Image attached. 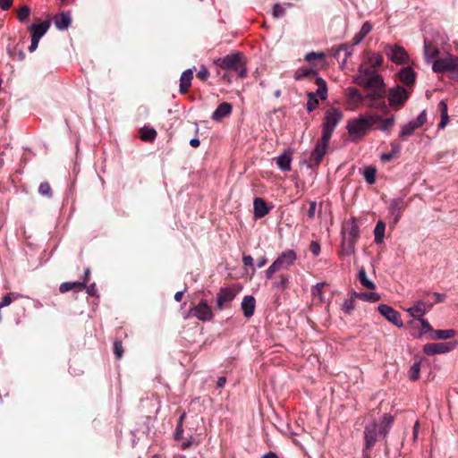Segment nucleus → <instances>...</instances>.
<instances>
[{"label":"nucleus","mask_w":458,"mask_h":458,"mask_svg":"<svg viewBox=\"0 0 458 458\" xmlns=\"http://www.w3.org/2000/svg\"><path fill=\"white\" fill-rule=\"evenodd\" d=\"M420 364L419 362H415L412 364L409 370V377L411 380H417L420 377Z\"/></svg>","instance_id":"obj_48"},{"label":"nucleus","mask_w":458,"mask_h":458,"mask_svg":"<svg viewBox=\"0 0 458 458\" xmlns=\"http://www.w3.org/2000/svg\"><path fill=\"white\" fill-rule=\"evenodd\" d=\"M232 113V105L226 102L220 104L213 112L211 119L213 121H220L223 118L230 115Z\"/></svg>","instance_id":"obj_24"},{"label":"nucleus","mask_w":458,"mask_h":458,"mask_svg":"<svg viewBox=\"0 0 458 458\" xmlns=\"http://www.w3.org/2000/svg\"><path fill=\"white\" fill-rule=\"evenodd\" d=\"M256 301L251 295H246L243 297L241 307L243 311V315L246 318H250L255 311Z\"/></svg>","instance_id":"obj_23"},{"label":"nucleus","mask_w":458,"mask_h":458,"mask_svg":"<svg viewBox=\"0 0 458 458\" xmlns=\"http://www.w3.org/2000/svg\"><path fill=\"white\" fill-rule=\"evenodd\" d=\"M385 98V86H380L378 89H369L367 94V100L365 106L369 108H375L382 111L386 110V105L384 100Z\"/></svg>","instance_id":"obj_7"},{"label":"nucleus","mask_w":458,"mask_h":458,"mask_svg":"<svg viewBox=\"0 0 458 458\" xmlns=\"http://www.w3.org/2000/svg\"><path fill=\"white\" fill-rule=\"evenodd\" d=\"M323 56H324L323 53L310 52L305 55V60L308 62H311L315 59H321V58H323Z\"/></svg>","instance_id":"obj_55"},{"label":"nucleus","mask_w":458,"mask_h":458,"mask_svg":"<svg viewBox=\"0 0 458 458\" xmlns=\"http://www.w3.org/2000/svg\"><path fill=\"white\" fill-rule=\"evenodd\" d=\"M378 312L386 318L389 322L393 323L398 327H403V322L401 318L400 313L394 310L391 306L387 304H380L377 307Z\"/></svg>","instance_id":"obj_17"},{"label":"nucleus","mask_w":458,"mask_h":458,"mask_svg":"<svg viewBox=\"0 0 458 458\" xmlns=\"http://www.w3.org/2000/svg\"><path fill=\"white\" fill-rule=\"evenodd\" d=\"M114 352L117 359H121L123 357V348L122 341L115 340L114 342Z\"/></svg>","instance_id":"obj_52"},{"label":"nucleus","mask_w":458,"mask_h":458,"mask_svg":"<svg viewBox=\"0 0 458 458\" xmlns=\"http://www.w3.org/2000/svg\"><path fill=\"white\" fill-rule=\"evenodd\" d=\"M457 346V342L431 343L423 346V352L427 355H436L450 352Z\"/></svg>","instance_id":"obj_13"},{"label":"nucleus","mask_w":458,"mask_h":458,"mask_svg":"<svg viewBox=\"0 0 458 458\" xmlns=\"http://www.w3.org/2000/svg\"><path fill=\"white\" fill-rule=\"evenodd\" d=\"M343 117L344 114L340 108L331 107L327 109L322 123V134L331 138L335 127Z\"/></svg>","instance_id":"obj_4"},{"label":"nucleus","mask_w":458,"mask_h":458,"mask_svg":"<svg viewBox=\"0 0 458 458\" xmlns=\"http://www.w3.org/2000/svg\"><path fill=\"white\" fill-rule=\"evenodd\" d=\"M432 69L435 72H450L458 74V56L448 55L433 62Z\"/></svg>","instance_id":"obj_8"},{"label":"nucleus","mask_w":458,"mask_h":458,"mask_svg":"<svg viewBox=\"0 0 458 458\" xmlns=\"http://www.w3.org/2000/svg\"><path fill=\"white\" fill-rule=\"evenodd\" d=\"M209 76V72L205 66H201L197 73V77L201 81H206Z\"/></svg>","instance_id":"obj_56"},{"label":"nucleus","mask_w":458,"mask_h":458,"mask_svg":"<svg viewBox=\"0 0 458 458\" xmlns=\"http://www.w3.org/2000/svg\"><path fill=\"white\" fill-rule=\"evenodd\" d=\"M13 0H0V8L4 11L8 10L12 4Z\"/></svg>","instance_id":"obj_61"},{"label":"nucleus","mask_w":458,"mask_h":458,"mask_svg":"<svg viewBox=\"0 0 458 458\" xmlns=\"http://www.w3.org/2000/svg\"><path fill=\"white\" fill-rule=\"evenodd\" d=\"M253 207H254V216L258 218H261V217L265 216L269 212L267 203L261 198L254 199Z\"/></svg>","instance_id":"obj_30"},{"label":"nucleus","mask_w":458,"mask_h":458,"mask_svg":"<svg viewBox=\"0 0 458 458\" xmlns=\"http://www.w3.org/2000/svg\"><path fill=\"white\" fill-rule=\"evenodd\" d=\"M330 139V137L322 134L321 139L317 142L315 148L310 155V160L315 165H318L322 161L327 153Z\"/></svg>","instance_id":"obj_16"},{"label":"nucleus","mask_w":458,"mask_h":458,"mask_svg":"<svg viewBox=\"0 0 458 458\" xmlns=\"http://www.w3.org/2000/svg\"><path fill=\"white\" fill-rule=\"evenodd\" d=\"M346 106L350 110H356L361 106H365L367 95H362L357 89H346Z\"/></svg>","instance_id":"obj_14"},{"label":"nucleus","mask_w":458,"mask_h":458,"mask_svg":"<svg viewBox=\"0 0 458 458\" xmlns=\"http://www.w3.org/2000/svg\"><path fill=\"white\" fill-rule=\"evenodd\" d=\"M384 50L387 58L395 64H407L410 62L409 54L402 46L387 44Z\"/></svg>","instance_id":"obj_6"},{"label":"nucleus","mask_w":458,"mask_h":458,"mask_svg":"<svg viewBox=\"0 0 458 458\" xmlns=\"http://www.w3.org/2000/svg\"><path fill=\"white\" fill-rule=\"evenodd\" d=\"M193 78V70L192 69H187L185 70L180 78V92L182 94H185L191 85V81Z\"/></svg>","instance_id":"obj_27"},{"label":"nucleus","mask_w":458,"mask_h":458,"mask_svg":"<svg viewBox=\"0 0 458 458\" xmlns=\"http://www.w3.org/2000/svg\"><path fill=\"white\" fill-rule=\"evenodd\" d=\"M22 295L18 293H9L4 295L0 302V308L3 309L4 307L9 306L13 301L21 298Z\"/></svg>","instance_id":"obj_43"},{"label":"nucleus","mask_w":458,"mask_h":458,"mask_svg":"<svg viewBox=\"0 0 458 458\" xmlns=\"http://www.w3.org/2000/svg\"><path fill=\"white\" fill-rule=\"evenodd\" d=\"M360 235V229L356 223V219L352 217L343 227L342 238L357 242Z\"/></svg>","instance_id":"obj_19"},{"label":"nucleus","mask_w":458,"mask_h":458,"mask_svg":"<svg viewBox=\"0 0 458 458\" xmlns=\"http://www.w3.org/2000/svg\"><path fill=\"white\" fill-rule=\"evenodd\" d=\"M433 306V303L426 301H417L412 307L406 310L411 317L422 318Z\"/></svg>","instance_id":"obj_21"},{"label":"nucleus","mask_w":458,"mask_h":458,"mask_svg":"<svg viewBox=\"0 0 458 458\" xmlns=\"http://www.w3.org/2000/svg\"><path fill=\"white\" fill-rule=\"evenodd\" d=\"M30 9L28 6H22L18 11V19L20 21H25L30 16Z\"/></svg>","instance_id":"obj_53"},{"label":"nucleus","mask_w":458,"mask_h":458,"mask_svg":"<svg viewBox=\"0 0 458 458\" xmlns=\"http://www.w3.org/2000/svg\"><path fill=\"white\" fill-rule=\"evenodd\" d=\"M380 121L382 122V123H381V125H380V128H379V129H380L382 131H390V130L393 128V126L394 125V123H395V117H394V115H392V116L387 117V118H386V119H383V118L381 117V120H380Z\"/></svg>","instance_id":"obj_45"},{"label":"nucleus","mask_w":458,"mask_h":458,"mask_svg":"<svg viewBox=\"0 0 458 458\" xmlns=\"http://www.w3.org/2000/svg\"><path fill=\"white\" fill-rule=\"evenodd\" d=\"M292 160L293 152L291 149H286L276 158V163L280 170L288 172L291 170Z\"/></svg>","instance_id":"obj_22"},{"label":"nucleus","mask_w":458,"mask_h":458,"mask_svg":"<svg viewBox=\"0 0 458 458\" xmlns=\"http://www.w3.org/2000/svg\"><path fill=\"white\" fill-rule=\"evenodd\" d=\"M439 55V49L432 42L424 39V55L428 62H431L436 59Z\"/></svg>","instance_id":"obj_28"},{"label":"nucleus","mask_w":458,"mask_h":458,"mask_svg":"<svg viewBox=\"0 0 458 458\" xmlns=\"http://www.w3.org/2000/svg\"><path fill=\"white\" fill-rule=\"evenodd\" d=\"M377 428L375 421L368 424L364 430L365 448L367 450L372 448L377 441Z\"/></svg>","instance_id":"obj_20"},{"label":"nucleus","mask_w":458,"mask_h":458,"mask_svg":"<svg viewBox=\"0 0 458 458\" xmlns=\"http://www.w3.org/2000/svg\"><path fill=\"white\" fill-rule=\"evenodd\" d=\"M317 208V203L315 201H312L310 203L309 210H308V216L309 218L312 219L315 216Z\"/></svg>","instance_id":"obj_60"},{"label":"nucleus","mask_w":458,"mask_h":458,"mask_svg":"<svg viewBox=\"0 0 458 458\" xmlns=\"http://www.w3.org/2000/svg\"><path fill=\"white\" fill-rule=\"evenodd\" d=\"M289 284V276L286 275H280L279 280L273 284V287L276 289H284Z\"/></svg>","instance_id":"obj_47"},{"label":"nucleus","mask_w":458,"mask_h":458,"mask_svg":"<svg viewBox=\"0 0 458 458\" xmlns=\"http://www.w3.org/2000/svg\"><path fill=\"white\" fill-rule=\"evenodd\" d=\"M381 120V116L375 114H360L357 118L350 119L347 122L346 129L350 136L361 138L367 131Z\"/></svg>","instance_id":"obj_1"},{"label":"nucleus","mask_w":458,"mask_h":458,"mask_svg":"<svg viewBox=\"0 0 458 458\" xmlns=\"http://www.w3.org/2000/svg\"><path fill=\"white\" fill-rule=\"evenodd\" d=\"M310 250L314 256H318L320 253V245L318 242L312 241L310 244Z\"/></svg>","instance_id":"obj_54"},{"label":"nucleus","mask_w":458,"mask_h":458,"mask_svg":"<svg viewBox=\"0 0 458 458\" xmlns=\"http://www.w3.org/2000/svg\"><path fill=\"white\" fill-rule=\"evenodd\" d=\"M242 263L244 266L253 267V259L251 256L247 255L242 257Z\"/></svg>","instance_id":"obj_64"},{"label":"nucleus","mask_w":458,"mask_h":458,"mask_svg":"<svg viewBox=\"0 0 458 458\" xmlns=\"http://www.w3.org/2000/svg\"><path fill=\"white\" fill-rule=\"evenodd\" d=\"M272 15L274 18L278 19L285 15V8L280 4H276L272 9Z\"/></svg>","instance_id":"obj_49"},{"label":"nucleus","mask_w":458,"mask_h":458,"mask_svg":"<svg viewBox=\"0 0 458 458\" xmlns=\"http://www.w3.org/2000/svg\"><path fill=\"white\" fill-rule=\"evenodd\" d=\"M386 225L382 221H378L374 229L375 242L379 244L383 242L385 238Z\"/></svg>","instance_id":"obj_38"},{"label":"nucleus","mask_w":458,"mask_h":458,"mask_svg":"<svg viewBox=\"0 0 458 458\" xmlns=\"http://www.w3.org/2000/svg\"><path fill=\"white\" fill-rule=\"evenodd\" d=\"M316 83L318 84V89L316 92H309L307 94L308 102H307V111L309 113L312 112L315 108H317L318 105V97L320 99H326L327 96V82L320 77L316 78Z\"/></svg>","instance_id":"obj_5"},{"label":"nucleus","mask_w":458,"mask_h":458,"mask_svg":"<svg viewBox=\"0 0 458 458\" xmlns=\"http://www.w3.org/2000/svg\"><path fill=\"white\" fill-rule=\"evenodd\" d=\"M439 108H440V112H441V116L448 115L447 105L444 100L440 101Z\"/></svg>","instance_id":"obj_62"},{"label":"nucleus","mask_w":458,"mask_h":458,"mask_svg":"<svg viewBox=\"0 0 458 458\" xmlns=\"http://www.w3.org/2000/svg\"><path fill=\"white\" fill-rule=\"evenodd\" d=\"M85 288V284L81 282H64L60 284L59 291L62 293H67L71 290L81 291Z\"/></svg>","instance_id":"obj_34"},{"label":"nucleus","mask_w":458,"mask_h":458,"mask_svg":"<svg viewBox=\"0 0 458 458\" xmlns=\"http://www.w3.org/2000/svg\"><path fill=\"white\" fill-rule=\"evenodd\" d=\"M355 243L356 242H354L352 241L342 238L340 254L344 255V256H350L352 253H354Z\"/></svg>","instance_id":"obj_36"},{"label":"nucleus","mask_w":458,"mask_h":458,"mask_svg":"<svg viewBox=\"0 0 458 458\" xmlns=\"http://www.w3.org/2000/svg\"><path fill=\"white\" fill-rule=\"evenodd\" d=\"M432 297L433 301H428V303H433L434 305L435 303L442 302L445 300V295L439 293H434Z\"/></svg>","instance_id":"obj_58"},{"label":"nucleus","mask_w":458,"mask_h":458,"mask_svg":"<svg viewBox=\"0 0 458 458\" xmlns=\"http://www.w3.org/2000/svg\"><path fill=\"white\" fill-rule=\"evenodd\" d=\"M215 64L223 69L237 72L240 78H244L247 75L245 64L239 53H233L223 58H218Z\"/></svg>","instance_id":"obj_3"},{"label":"nucleus","mask_w":458,"mask_h":458,"mask_svg":"<svg viewBox=\"0 0 458 458\" xmlns=\"http://www.w3.org/2000/svg\"><path fill=\"white\" fill-rule=\"evenodd\" d=\"M371 30H372V25L370 24V22H369V21L364 22L362 24L360 31L358 33H356L352 38L353 45L360 44L364 39V38L371 31Z\"/></svg>","instance_id":"obj_31"},{"label":"nucleus","mask_w":458,"mask_h":458,"mask_svg":"<svg viewBox=\"0 0 458 458\" xmlns=\"http://www.w3.org/2000/svg\"><path fill=\"white\" fill-rule=\"evenodd\" d=\"M394 422V418L390 414H384L381 419V426L379 428V434L386 437L388 434L390 428Z\"/></svg>","instance_id":"obj_35"},{"label":"nucleus","mask_w":458,"mask_h":458,"mask_svg":"<svg viewBox=\"0 0 458 458\" xmlns=\"http://www.w3.org/2000/svg\"><path fill=\"white\" fill-rule=\"evenodd\" d=\"M38 43L39 39L31 37V42L30 46L29 47V51L31 53L34 52L38 48Z\"/></svg>","instance_id":"obj_63"},{"label":"nucleus","mask_w":458,"mask_h":458,"mask_svg":"<svg viewBox=\"0 0 458 458\" xmlns=\"http://www.w3.org/2000/svg\"><path fill=\"white\" fill-rule=\"evenodd\" d=\"M376 169L371 166H368L364 169L363 177L369 184H373L376 180Z\"/></svg>","instance_id":"obj_44"},{"label":"nucleus","mask_w":458,"mask_h":458,"mask_svg":"<svg viewBox=\"0 0 458 458\" xmlns=\"http://www.w3.org/2000/svg\"><path fill=\"white\" fill-rule=\"evenodd\" d=\"M409 94V91L401 86L390 89L388 92L389 106L394 109H399L408 99Z\"/></svg>","instance_id":"obj_11"},{"label":"nucleus","mask_w":458,"mask_h":458,"mask_svg":"<svg viewBox=\"0 0 458 458\" xmlns=\"http://www.w3.org/2000/svg\"><path fill=\"white\" fill-rule=\"evenodd\" d=\"M342 52L344 53L343 64H345L347 58L352 54V46L349 44L341 45L338 48L335 50V57L339 58Z\"/></svg>","instance_id":"obj_40"},{"label":"nucleus","mask_w":458,"mask_h":458,"mask_svg":"<svg viewBox=\"0 0 458 458\" xmlns=\"http://www.w3.org/2000/svg\"><path fill=\"white\" fill-rule=\"evenodd\" d=\"M157 136V131L153 128H144L141 131L140 138L142 140L152 141Z\"/></svg>","instance_id":"obj_46"},{"label":"nucleus","mask_w":458,"mask_h":458,"mask_svg":"<svg viewBox=\"0 0 458 458\" xmlns=\"http://www.w3.org/2000/svg\"><path fill=\"white\" fill-rule=\"evenodd\" d=\"M316 72L311 68H300L294 73V79L296 81H301L307 77H316Z\"/></svg>","instance_id":"obj_41"},{"label":"nucleus","mask_w":458,"mask_h":458,"mask_svg":"<svg viewBox=\"0 0 458 458\" xmlns=\"http://www.w3.org/2000/svg\"><path fill=\"white\" fill-rule=\"evenodd\" d=\"M195 317L201 321H210L213 318V312L205 300H201L198 305L191 308L184 318Z\"/></svg>","instance_id":"obj_9"},{"label":"nucleus","mask_w":458,"mask_h":458,"mask_svg":"<svg viewBox=\"0 0 458 458\" xmlns=\"http://www.w3.org/2000/svg\"><path fill=\"white\" fill-rule=\"evenodd\" d=\"M407 202L403 198H397L391 200L389 205V215L393 225H396L402 216L403 212L407 207Z\"/></svg>","instance_id":"obj_15"},{"label":"nucleus","mask_w":458,"mask_h":458,"mask_svg":"<svg viewBox=\"0 0 458 458\" xmlns=\"http://www.w3.org/2000/svg\"><path fill=\"white\" fill-rule=\"evenodd\" d=\"M38 192L43 196L51 197L52 191L49 183L47 182H41L38 187Z\"/></svg>","instance_id":"obj_50"},{"label":"nucleus","mask_w":458,"mask_h":458,"mask_svg":"<svg viewBox=\"0 0 458 458\" xmlns=\"http://www.w3.org/2000/svg\"><path fill=\"white\" fill-rule=\"evenodd\" d=\"M456 332L454 329H437L434 330L430 335L431 339L447 340L455 335Z\"/></svg>","instance_id":"obj_32"},{"label":"nucleus","mask_w":458,"mask_h":458,"mask_svg":"<svg viewBox=\"0 0 458 458\" xmlns=\"http://www.w3.org/2000/svg\"><path fill=\"white\" fill-rule=\"evenodd\" d=\"M411 324L414 327H418L419 326L420 327V331L418 335H416L417 337H420L427 333L432 334L433 332L431 326L425 318H420L417 320L411 321Z\"/></svg>","instance_id":"obj_33"},{"label":"nucleus","mask_w":458,"mask_h":458,"mask_svg":"<svg viewBox=\"0 0 458 458\" xmlns=\"http://www.w3.org/2000/svg\"><path fill=\"white\" fill-rule=\"evenodd\" d=\"M357 299H360L368 302H377L380 300V295L377 293H354Z\"/></svg>","instance_id":"obj_37"},{"label":"nucleus","mask_w":458,"mask_h":458,"mask_svg":"<svg viewBox=\"0 0 458 458\" xmlns=\"http://www.w3.org/2000/svg\"><path fill=\"white\" fill-rule=\"evenodd\" d=\"M358 278L360 284L367 289L374 290L376 288V284L370 279L368 278L366 271L364 268H360L358 273Z\"/></svg>","instance_id":"obj_39"},{"label":"nucleus","mask_w":458,"mask_h":458,"mask_svg":"<svg viewBox=\"0 0 458 458\" xmlns=\"http://www.w3.org/2000/svg\"><path fill=\"white\" fill-rule=\"evenodd\" d=\"M415 72L410 66H406L399 72L400 81L407 86L413 84L415 81Z\"/></svg>","instance_id":"obj_29"},{"label":"nucleus","mask_w":458,"mask_h":458,"mask_svg":"<svg viewBox=\"0 0 458 458\" xmlns=\"http://www.w3.org/2000/svg\"><path fill=\"white\" fill-rule=\"evenodd\" d=\"M49 27L50 21L47 20L39 24H32L30 28L31 37L40 40V38L47 32Z\"/></svg>","instance_id":"obj_25"},{"label":"nucleus","mask_w":458,"mask_h":458,"mask_svg":"<svg viewBox=\"0 0 458 458\" xmlns=\"http://www.w3.org/2000/svg\"><path fill=\"white\" fill-rule=\"evenodd\" d=\"M427 122L426 111L423 110L420 114L408 123L401 126L399 136L400 138L405 139L411 136L414 131L421 127Z\"/></svg>","instance_id":"obj_12"},{"label":"nucleus","mask_w":458,"mask_h":458,"mask_svg":"<svg viewBox=\"0 0 458 458\" xmlns=\"http://www.w3.org/2000/svg\"><path fill=\"white\" fill-rule=\"evenodd\" d=\"M297 260V253L294 250L288 249L282 251L274 260L273 264L280 270L289 269L295 264Z\"/></svg>","instance_id":"obj_10"},{"label":"nucleus","mask_w":458,"mask_h":458,"mask_svg":"<svg viewBox=\"0 0 458 458\" xmlns=\"http://www.w3.org/2000/svg\"><path fill=\"white\" fill-rule=\"evenodd\" d=\"M54 22L55 27L59 30H65L69 28L72 22V18L70 13H62L60 14L55 15L54 18Z\"/></svg>","instance_id":"obj_26"},{"label":"nucleus","mask_w":458,"mask_h":458,"mask_svg":"<svg viewBox=\"0 0 458 458\" xmlns=\"http://www.w3.org/2000/svg\"><path fill=\"white\" fill-rule=\"evenodd\" d=\"M383 56L378 53H372L368 57V64L369 67L376 69L382 65Z\"/></svg>","instance_id":"obj_42"},{"label":"nucleus","mask_w":458,"mask_h":458,"mask_svg":"<svg viewBox=\"0 0 458 458\" xmlns=\"http://www.w3.org/2000/svg\"><path fill=\"white\" fill-rule=\"evenodd\" d=\"M354 82L367 89H378L380 86H385L383 78L377 72L366 65H360L358 73L354 78Z\"/></svg>","instance_id":"obj_2"},{"label":"nucleus","mask_w":458,"mask_h":458,"mask_svg":"<svg viewBox=\"0 0 458 458\" xmlns=\"http://www.w3.org/2000/svg\"><path fill=\"white\" fill-rule=\"evenodd\" d=\"M183 436V427L181 425V423H178L175 428L174 437L177 440H180L182 438Z\"/></svg>","instance_id":"obj_59"},{"label":"nucleus","mask_w":458,"mask_h":458,"mask_svg":"<svg viewBox=\"0 0 458 458\" xmlns=\"http://www.w3.org/2000/svg\"><path fill=\"white\" fill-rule=\"evenodd\" d=\"M355 308V301L353 299H348L346 300L344 304H343V310L346 313V314H351L352 312V310H354Z\"/></svg>","instance_id":"obj_51"},{"label":"nucleus","mask_w":458,"mask_h":458,"mask_svg":"<svg viewBox=\"0 0 458 458\" xmlns=\"http://www.w3.org/2000/svg\"><path fill=\"white\" fill-rule=\"evenodd\" d=\"M237 292L230 287L220 289L216 296V307L219 310H224L231 301H233Z\"/></svg>","instance_id":"obj_18"},{"label":"nucleus","mask_w":458,"mask_h":458,"mask_svg":"<svg viewBox=\"0 0 458 458\" xmlns=\"http://www.w3.org/2000/svg\"><path fill=\"white\" fill-rule=\"evenodd\" d=\"M279 271L276 266L272 263L269 267L266 270V278L271 279L276 272Z\"/></svg>","instance_id":"obj_57"}]
</instances>
